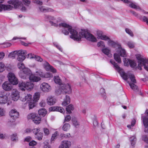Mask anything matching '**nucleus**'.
Returning a JSON list of instances; mask_svg holds the SVG:
<instances>
[{
    "label": "nucleus",
    "instance_id": "obj_1",
    "mask_svg": "<svg viewBox=\"0 0 148 148\" xmlns=\"http://www.w3.org/2000/svg\"><path fill=\"white\" fill-rule=\"evenodd\" d=\"M45 18L48 20L52 21H49L51 25L55 26H58V25L59 20H56L54 17L49 15H45ZM59 25L60 27L62 26L63 27L62 32L64 35H68L69 32L71 34L70 36V38L75 41H79L81 40L82 38H85L87 40L93 42L97 41L96 38L87 30L82 29L78 34L77 31L76 30L72 28L71 26L66 23H59Z\"/></svg>",
    "mask_w": 148,
    "mask_h": 148
},
{
    "label": "nucleus",
    "instance_id": "obj_2",
    "mask_svg": "<svg viewBox=\"0 0 148 148\" xmlns=\"http://www.w3.org/2000/svg\"><path fill=\"white\" fill-rule=\"evenodd\" d=\"M106 40L108 41V44L109 46L113 47L117 46L118 49L116 52L114 54V59L116 62L119 63H121V60L120 56L123 57H125L126 56L125 50L122 48L120 45L118 44L112 40H111L109 37Z\"/></svg>",
    "mask_w": 148,
    "mask_h": 148
},
{
    "label": "nucleus",
    "instance_id": "obj_3",
    "mask_svg": "<svg viewBox=\"0 0 148 148\" xmlns=\"http://www.w3.org/2000/svg\"><path fill=\"white\" fill-rule=\"evenodd\" d=\"M110 62L113 65L114 67L118 70L121 76L124 80H127L128 78H129L132 82L135 83H136V79H135V77L134 75L129 73L126 74L123 71L121 70L117 64L115 63L113 60H110Z\"/></svg>",
    "mask_w": 148,
    "mask_h": 148
},
{
    "label": "nucleus",
    "instance_id": "obj_4",
    "mask_svg": "<svg viewBox=\"0 0 148 148\" xmlns=\"http://www.w3.org/2000/svg\"><path fill=\"white\" fill-rule=\"evenodd\" d=\"M8 3L13 5L15 8L20 7L22 11H25L27 10V8L23 6L22 2L19 0H10L8 1Z\"/></svg>",
    "mask_w": 148,
    "mask_h": 148
},
{
    "label": "nucleus",
    "instance_id": "obj_5",
    "mask_svg": "<svg viewBox=\"0 0 148 148\" xmlns=\"http://www.w3.org/2000/svg\"><path fill=\"white\" fill-rule=\"evenodd\" d=\"M20 89L22 91H25V89L29 90H31L34 87V84L31 82H20L18 84Z\"/></svg>",
    "mask_w": 148,
    "mask_h": 148
},
{
    "label": "nucleus",
    "instance_id": "obj_6",
    "mask_svg": "<svg viewBox=\"0 0 148 148\" xmlns=\"http://www.w3.org/2000/svg\"><path fill=\"white\" fill-rule=\"evenodd\" d=\"M8 77L9 82L12 84L16 85L18 84V79L14 73L12 72L9 73L8 74Z\"/></svg>",
    "mask_w": 148,
    "mask_h": 148
},
{
    "label": "nucleus",
    "instance_id": "obj_7",
    "mask_svg": "<svg viewBox=\"0 0 148 148\" xmlns=\"http://www.w3.org/2000/svg\"><path fill=\"white\" fill-rule=\"evenodd\" d=\"M19 113L15 109H12L9 112L10 121L11 122H14L15 119L19 116Z\"/></svg>",
    "mask_w": 148,
    "mask_h": 148
},
{
    "label": "nucleus",
    "instance_id": "obj_8",
    "mask_svg": "<svg viewBox=\"0 0 148 148\" xmlns=\"http://www.w3.org/2000/svg\"><path fill=\"white\" fill-rule=\"evenodd\" d=\"M137 60H138V69L140 70H142L141 66H143L145 68V65L146 63V62H144L145 60H148V59H147L145 58H142L140 55H138L136 57Z\"/></svg>",
    "mask_w": 148,
    "mask_h": 148
},
{
    "label": "nucleus",
    "instance_id": "obj_9",
    "mask_svg": "<svg viewBox=\"0 0 148 148\" xmlns=\"http://www.w3.org/2000/svg\"><path fill=\"white\" fill-rule=\"evenodd\" d=\"M40 88L44 92H48L51 90V87L47 83L43 82L40 85Z\"/></svg>",
    "mask_w": 148,
    "mask_h": 148
},
{
    "label": "nucleus",
    "instance_id": "obj_10",
    "mask_svg": "<svg viewBox=\"0 0 148 148\" xmlns=\"http://www.w3.org/2000/svg\"><path fill=\"white\" fill-rule=\"evenodd\" d=\"M11 96L12 100L14 101H16L20 97L19 92L16 89H13Z\"/></svg>",
    "mask_w": 148,
    "mask_h": 148
},
{
    "label": "nucleus",
    "instance_id": "obj_11",
    "mask_svg": "<svg viewBox=\"0 0 148 148\" xmlns=\"http://www.w3.org/2000/svg\"><path fill=\"white\" fill-rule=\"evenodd\" d=\"M9 96L7 94L1 92L0 93V103H5L7 102Z\"/></svg>",
    "mask_w": 148,
    "mask_h": 148
},
{
    "label": "nucleus",
    "instance_id": "obj_12",
    "mask_svg": "<svg viewBox=\"0 0 148 148\" xmlns=\"http://www.w3.org/2000/svg\"><path fill=\"white\" fill-rule=\"evenodd\" d=\"M3 88L6 91L11 90L12 88V86L10 82H5L2 85Z\"/></svg>",
    "mask_w": 148,
    "mask_h": 148
},
{
    "label": "nucleus",
    "instance_id": "obj_13",
    "mask_svg": "<svg viewBox=\"0 0 148 148\" xmlns=\"http://www.w3.org/2000/svg\"><path fill=\"white\" fill-rule=\"evenodd\" d=\"M62 90L64 93H70L71 92V89L70 86L68 84H62L61 85Z\"/></svg>",
    "mask_w": 148,
    "mask_h": 148
},
{
    "label": "nucleus",
    "instance_id": "obj_14",
    "mask_svg": "<svg viewBox=\"0 0 148 148\" xmlns=\"http://www.w3.org/2000/svg\"><path fill=\"white\" fill-rule=\"evenodd\" d=\"M124 65L125 66H128L129 64L132 67H134L136 66V63L134 61L130 60H127L125 58L124 60Z\"/></svg>",
    "mask_w": 148,
    "mask_h": 148
},
{
    "label": "nucleus",
    "instance_id": "obj_15",
    "mask_svg": "<svg viewBox=\"0 0 148 148\" xmlns=\"http://www.w3.org/2000/svg\"><path fill=\"white\" fill-rule=\"evenodd\" d=\"M97 38L98 39L106 40L109 38V37L104 35L102 32L100 31H97Z\"/></svg>",
    "mask_w": 148,
    "mask_h": 148
},
{
    "label": "nucleus",
    "instance_id": "obj_16",
    "mask_svg": "<svg viewBox=\"0 0 148 148\" xmlns=\"http://www.w3.org/2000/svg\"><path fill=\"white\" fill-rule=\"evenodd\" d=\"M32 96L30 94H24L21 96L20 99L23 101H29L32 98Z\"/></svg>",
    "mask_w": 148,
    "mask_h": 148
},
{
    "label": "nucleus",
    "instance_id": "obj_17",
    "mask_svg": "<svg viewBox=\"0 0 148 148\" xmlns=\"http://www.w3.org/2000/svg\"><path fill=\"white\" fill-rule=\"evenodd\" d=\"M0 3V12L3 9L4 10H10L13 8V7L10 5H5Z\"/></svg>",
    "mask_w": 148,
    "mask_h": 148
},
{
    "label": "nucleus",
    "instance_id": "obj_18",
    "mask_svg": "<svg viewBox=\"0 0 148 148\" xmlns=\"http://www.w3.org/2000/svg\"><path fill=\"white\" fill-rule=\"evenodd\" d=\"M44 64V65L45 68L47 69V70H50L53 73H55L56 72V69L53 68L52 66H51L47 61H45Z\"/></svg>",
    "mask_w": 148,
    "mask_h": 148
},
{
    "label": "nucleus",
    "instance_id": "obj_19",
    "mask_svg": "<svg viewBox=\"0 0 148 148\" xmlns=\"http://www.w3.org/2000/svg\"><path fill=\"white\" fill-rule=\"evenodd\" d=\"M56 102V99L52 96H49L47 99V104L50 106L54 104Z\"/></svg>",
    "mask_w": 148,
    "mask_h": 148
},
{
    "label": "nucleus",
    "instance_id": "obj_20",
    "mask_svg": "<svg viewBox=\"0 0 148 148\" xmlns=\"http://www.w3.org/2000/svg\"><path fill=\"white\" fill-rule=\"evenodd\" d=\"M49 110L51 111H59L61 113H64L65 111L64 109L61 107H53L49 108Z\"/></svg>",
    "mask_w": 148,
    "mask_h": 148
},
{
    "label": "nucleus",
    "instance_id": "obj_21",
    "mask_svg": "<svg viewBox=\"0 0 148 148\" xmlns=\"http://www.w3.org/2000/svg\"><path fill=\"white\" fill-rule=\"evenodd\" d=\"M71 145V143L68 140H64L62 142L60 148H69Z\"/></svg>",
    "mask_w": 148,
    "mask_h": 148
},
{
    "label": "nucleus",
    "instance_id": "obj_22",
    "mask_svg": "<svg viewBox=\"0 0 148 148\" xmlns=\"http://www.w3.org/2000/svg\"><path fill=\"white\" fill-rule=\"evenodd\" d=\"M29 80L33 82H38L41 80L40 78L38 77L35 75H34L32 74L30 77H29Z\"/></svg>",
    "mask_w": 148,
    "mask_h": 148
},
{
    "label": "nucleus",
    "instance_id": "obj_23",
    "mask_svg": "<svg viewBox=\"0 0 148 148\" xmlns=\"http://www.w3.org/2000/svg\"><path fill=\"white\" fill-rule=\"evenodd\" d=\"M141 119L143 125L145 128L148 127V118L147 116H143L141 117Z\"/></svg>",
    "mask_w": 148,
    "mask_h": 148
},
{
    "label": "nucleus",
    "instance_id": "obj_24",
    "mask_svg": "<svg viewBox=\"0 0 148 148\" xmlns=\"http://www.w3.org/2000/svg\"><path fill=\"white\" fill-rule=\"evenodd\" d=\"M70 98L69 96L66 95V98L64 99L62 103L63 106H65L70 103Z\"/></svg>",
    "mask_w": 148,
    "mask_h": 148
},
{
    "label": "nucleus",
    "instance_id": "obj_25",
    "mask_svg": "<svg viewBox=\"0 0 148 148\" xmlns=\"http://www.w3.org/2000/svg\"><path fill=\"white\" fill-rule=\"evenodd\" d=\"M47 112V110L44 108H42L39 110L38 113L40 116L44 117L46 115Z\"/></svg>",
    "mask_w": 148,
    "mask_h": 148
},
{
    "label": "nucleus",
    "instance_id": "obj_26",
    "mask_svg": "<svg viewBox=\"0 0 148 148\" xmlns=\"http://www.w3.org/2000/svg\"><path fill=\"white\" fill-rule=\"evenodd\" d=\"M14 52L16 53L18 56H25L27 54L26 51L24 50H21L18 51H15Z\"/></svg>",
    "mask_w": 148,
    "mask_h": 148
},
{
    "label": "nucleus",
    "instance_id": "obj_27",
    "mask_svg": "<svg viewBox=\"0 0 148 148\" xmlns=\"http://www.w3.org/2000/svg\"><path fill=\"white\" fill-rule=\"evenodd\" d=\"M21 72L25 73L29 77H30V76L32 74L31 70L28 68H25Z\"/></svg>",
    "mask_w": 148,
    "mask_h": 148
},
{
    "label": "nucleus",
    "instance_id": "obj_28",
    "mask_svg": "<svg viewBox=\"0 0 148 148\" xmlns=\"http://www.w3.org/2000/svg\"><path fill=\"white\" fill-rule=\"evenodd\" d=\"M41 121V117L40 116H38L37 115L36 116L34 119L33 121L35 123L37 124H39L40 123Z\"/></svg>",
    "mask_w": 148,
    "mask_h": 148
},
{
    "label": "nucleus",
    "instance_id": "obj_29",
    "mask_svg": "<svg viewBox=\"0 0 148 148\" xmlns=\"http://www.w3.org/2000/svg\"><path fill=\"white\" fill-rule=\"evenodd\" d=\"M72 121L73 124L75 127L77 128L79 127V123L77 121L76 118L75 117L72 118Z\"/></svg>",
    "mask_w": 148,
    "mask_h": 148
},
{
    "label": "nucleus",
    "instance_id": "obj_30",
    "mask_svg": "<svg viewBox=\"0 0 148 148\" xmlns=\"http://www.w3.org/2000/svg\"><path fill=\"white\" fill-rule=\"evenodd\" d=\"M54 80L55 82L60 85H61L62 81L60 78L58 76H55L54 77Z\"/></svg>",
    "mask_w": 148,
    "mask_h": 148
},
{
    "label": "nucleus",
    "instance_id": "obj_31",
    "mask_svg": "<svg viewBox=\"0 0 148 148\" xmlns=\"http://www.w3.org/2000/svg\"><path fill=\"white\" fill-rule=\"evenodd\" d=\"M101 51L105 55L108 57H110V50L109 49L107 48L103 49H102Z\"/></svg>",
    "mask_w": 148,
    "mask_h": 148
},
{
    "label": "nucleus",
    "instance_id": "obj_32",
    "mask_svg": "<svg viewBox=\"0 0 148 148\" xmlns=\"http://www.w3.org/2000/svg\"><path fill=\"white\" fill-rule=\"evenodd\" d=\"M74 109V107L71 104L69 105L66 108V111L69 114L71 113V111Z\"/></svg>",
    "mask_w": 148,
    "mask_h": 148
},
{
    "label": "nucleus",
    "instance_id": "obj_33",
    "mask_svg": "<svg viewBox=\"0 0 148 148\" xmlns=\"http://www.w3.org/2000/svg\"><path fill=\"white\" fill-rule=\"evenodd\" d=\"M37 115V114H36L34 113H30L27 116V119H29L32 120L33 121L34 119Z\"/></svg>",
    "mask_w": 148,
    "mask_h": 148
},
{
    "label": "nucleus",
    "instance_id": "obj_34",
    "mask_svg": "<svg viewBox=\"0 0 148 148\" xmlns=\"http://www.w3.org/2000/svg\"><path fill=\"white\" fill-rule=\"evenodd\" d=\"M129 6L134 9L141 10V9L139 6L136 5L134 3L131 2L130 4H129Z\"/></svg>",
    "mask_w": 148,
    "mask_h": 148
},
{
    "label": "nucleus",
    "instance_id": "obj_35",
    "mask_svg": "<svg viewBox=\"0 0 148 148\" xmlns=\"http://www.w3.org/2000/svg\"><path fill=\"white\" fill-rule=\"evenodd\" d=\"M40 94L39 92H37L35 93L34 95V101H37L39 100L40 98Z\"/></svg>",
    "mask_w": 148,
    "mask_h": 148
},
{
    "label": "nucleus",
    "instance_id": "obj_36",
    "mask_svg": "<svg viewBox=\"0 0 148 148\" xmlns=\"http://www.w3.org/2000/svg\"><path fill=\"white\" fill-rule=\"evenodd\" d=\"M70 127V124L68 123H65L62 127V129L64 131H67Z\"/></svg>",
    "mask_w": 148,
    "mask_h": 148
},
{
    "label": "nucleus",
    "instance_id": "obj_37",
    "mask_svg": "<svg viewBox=\"0 0 148 148\" xmlns=\"http://www.w3.org/2000/svg\"><path fill=\"white\" fill-rule=\"evenodd\" d=\"M129 85L131 88L134 91H136L138 90V87L134 84L129 83Z\"/></svg>",
    "mask_w": 148,
    "mask_h": 148
},
{
    "label": "nucleus",
    "instance_id": "obj_38",
    "mask_svg": "<svg viewBox=\"0 0 148 148\" xmlns=\"http://www.w3.org/2000/svg\"><path fill=\"white\" fill-rule=\"evenodd\" d=\"M19 75L20 77H21V78L23 79H26L27 78H29V77L27 75L25 74V73L22 72L21 71L19 73Z\"/></svg>",
    "mask_w": 148,
    "mask_h": 148
},
{
    "label": "nucleus",
    "instance_id": "obj_39",
    "mask_svg": "<svg viewBox=\"0 0 148 148\" xmlns=\"http://www.w3.org/2000/svg\"><path fill=\"white\" fill-rule=\"evenodd\" d=\"M59 87V88L56 91V93L58 95H60L62 93H64V91L62 90V88L61 85Z\"/></svg>",
    "mask_w": 148,
    "mask_h": 148
},
{
    "label": "nucleus",
    "instance_id": "obj_40",
    "mask_svg": "<svg viewBox=\"0 0 148 148\" xmlns=\"http://www.w3.org/2000/svg\"><path fill=\"white\" fill-rule=\"evenodd\" d=\"M136 138L135 136H133L130 138V141L131 142V144L132 146L134 145L136 143Z\"/></svg>",
    "mask_w": 148,
    "mask_h": 148
},
{
    "label": "nucleus",
    "instance_id": "obj_41",
    "mask_svg": "<svg viewBox=\"0 0 148 148\" xmlns=\"http://www.w3.org/2000/svg\"><path fill=\"white\" fill-rule=\"evenodd\" d=\"M24 4L27 7H29V5L31 3L30 0H22Z\"/></svg>",
    "mask_w": 148,
    "mask_h": 148
},
{
    "label": "nucleus",
    "instance_id": "obj_42",
    "mask_svg": "<svg viewBox=\"0 0 148 148\" xmlns=\"http://www.w3.org/2000/svg\"><path fill=\"white\" fill-rule=\"evenodd\" d=\"M35 106V104L34 101H31L29 103V109H32L34 108Z\"/></svg>",
    "mask_w": 148,
    "mask_h": 148
},
{
    "label": "nucleus",
    "instance_id": "obj_43",
    "mask_svg": "<svg viewBox=\"0 0 148 148\" xmlns=\"http://www.w3.org/2000/svg\"><path fill=\"white\" fill-rule=\"evenodd\" d=\"M42 133L39 132L36 135L35 137H36L38 140H41L42 139Z\"/></svg>",
    "mask_w": 148,
    "mask_h": 148
},
{
    "label": "nucleus",
    "instance_id": "obj_44",
    "mask_svg": "<svg viewBox=\"0 0 148 148\" xmlns=\"http://www.w3.org/2000/svg\"><path fill=\"white\" fill-rule=\"evenodd\" d=\"M126 32L132 37L134 36V34L131 30L128 29L126 28L125 29Z\"/></svg>",
    "mask_w": 148,
    "mask_h": 148
},
{
    "label": "nucleus",
    "instance_id": "obj_45",
    "mask_svg": "<svg viewBox=\"0 0 148 148\" xmlns=\"http://www.w3.org/2000/svg\"><path fill=\"white\" fill-rule=\"evenodd\" d=\"M25 56H19L17 58V60L18 61L22 62L25 59Z\"/></svg>",
    "mask_w": 148,
    "mask_h": 148
},
{
    "label": "nucleus",
    "instance_id": "obj_46",
    "mask_svg": "<svg viewBox=\"0 0 148 148\" xmlns=\"http://www.w3.org/2000/svg\"><path fill=\"white\" fill-rule=\"evenodd\" d=\"M18 68L20 69H23L25 68L24 64L21 62H19L18 63Z\"/></svg>",
    "mask_w": 148,
    "mask_h": 148
},
{
    "label": "nucleus",
    "instance_id": "obj_47",
    "mask_svg": "<svg viewBox=\"0 0 148 148\" xmlns=\"http://www.w3.org/2000/svg\"><path fill=\"white\" fill-rule=\"evenodd\" d=\"M11 139L13 141H16L17 140L18 138L16 134H13L11 136Z\"/></svg>",
    "mask_w": 148,
    "mask_h": 148
},
{
    "label": "nucleus",
    "instance_id": "obj_48",
    "mask_svg": "<svg viewBox=\"0 0 148 148\" xmlns=\"http://www.w3.org/2000/svg\"><path fill=\"white\" fill-rule=\"evenodd\" d=\"M5 65L2 63L0 62V72H3L4 70Z\"/></svg>",
    "mask_w": 148,
    "mask_h": 148
},
{
    "label": "nucleus",
    "instance_id": "obj_49",
    "mask_svg": "<svg viewBox=\"0 0 148 148\" xmlns=\"http://www.w3.org/2000/svg\"><path fill=\"white\" fill-rule=\"evenodd\" d=\"M57 136V132L56 131L54 133L52 134L51 137V140L53 141V140H54V139L56 138Z\"/></svg>",
    "mask_w": 148,
    "mask_h": 148
},
{
    "label": "nucleus",
    "instance_id": "obj_50",
    "mask_svg": "<svg viewBox=\"0 0 148 148\" xmlns=\"http://www.w3.org/2000/svg\"><path fill=\"white\" fill-rule=\"evenodd\" d=\"M97 45L98 47H105V45L103 41H100L97 43Z\"/></svg>",
    "mask_w": 148,
    "mask_h": 148
},
{
    "label": "nucleus",
    "instance_id": "obj_51",
    "mask_svg": "<svg viewBox=\"0 0 148 148\" xmlns=\"http://www.w3.org/2000/svg\"><path fill=\"white\" fill-rule=\"evenodd\" d=\"M16 54V53H15L14 51L10 53L8 55V57L10 58H12L13 59L14 58L15 55Z\"/></svg>",
    "mask_w": 148,
    "mask_h": 148
},
{
    "label": "nucleus",
    "instance_id": "obj_52",
    "mask_svg": "<svg viewBox=\"0 0 148 148\" xmlns=\"http://www.w3.org/2000/svg\"><path fill=\"white\" fill-rule=\"evenodd\" d=\"M127 44L128 46L130 48H133L134 47V44L133 42H128Z\"/></svg>",
    "mask_w": 148,
    "mask_h": 148
},
{
    "label": "nucleus",
    "instance_id": "obj_53",
    "mask_svg": "<svg viewBox=\"0 0 148 148\" xmlns=\"http://www.w3.org/2000/svg\"><path fill=\"white\" fill-rule=\"evenodd\" d=\"M32 131L33 133L36 135L39 133L38 132L40 131V129L38 128L34 129L32 130Z\"/></svg>",
    "mask_w": 148,
    "mask_h": 148
},
{
    "label": "nucleus",
    "instance_id": "obj_54",
    "mask_svg": "<svg viewBox=\"0 0 148 148\" xmlns=\"http://www.w3.org/2000/svg\"><path fill=\"white\" fill-rule=\"evenodd\" d=\"M53 11H54V10L53 9L49 8H45L44 12H52Z\"/></svg>",
    "mask_w": 148,
    "mask_h": 148
},
{
    "label": "nucleus",
    "instance_id": "obj_55",
    "mask_svg": "<svg viewBox=\"0 0 148 148\" xmlns=\"http://www.w3.org/2000/svg\"><path fill=\"white\" fill-rule=\"evenodd\" d=\"M5 111L2 108H0V116H3L5 115Z\"/></svg>",
    "mask_w": 148,
    "mask_h": 148
},
{
    "label": "nucleus",
    "instance_id": "obj_56",
    "mask_svg": "<svg viewBox=\"0 0 148 148\" xmlns=\"http://www.w3.org/2000/svg\"><path fill=\"white\" fill-rule=\"evenodd\" d=\"M100 92L101 94L103 95V96H105L106 93H105V90L104 88H101L100 90Z\"/></svg>",
    "mask_w": 148,
    "mask_h": 148
},
{
    "label": "nucleus",
    "instance_id": "obj_57",
    "mask_svg": "<svg viewBox=\"0 0 148 148\" xmlns=\"http://www.w3.org/2000/svg\"><path fill=\"white\" fill-rule=\"evenodd\" d=\"M142 139L145 142L148 144V138L146 135H143Z\"/></svg>",
    "mask_w": 148,
    "mask_h": 148
},
{
    "label": "nucleus",
    "instance_id": "obj_58",
    "mask_svg": "<svg viewBox=\"0 0 148 148\" xmlns=\"http://www.w3.org/2000/svg\"><path fill=\"white\" fill-rule=\"evenodd\" d=\"M43 131L45 134L46 135H48L49 134V130L47 128H44Z\"/></svg>",
    "mask_w": 148,
    "mask_h": 148
},
{
    "label": "nucleus",
    "instance_id": "obj_59",
    "mask_svg": "<svg viewBox=\"0 0 148 148\" xmlns=\"http://www.w3.org/2000/svg\"><path fill=\"white\" fill-rule=\"evenodd\" d=\"M34 58L35 60L41 62L42 61V59L41 58L40 56H35Z\"/></svg>",
    "mask_w": 148,
    "mask_h": 148
},
{
    "label": "nucleus",
    "instance_id": "obj_60",
    "mask_svg": "<svg viewBox=\"0 0 148 148\" xmlns=\"http://www.w3.org/2000/svg\"><path fill=\"white\" fill-rule=\"evenodd\" d=\"M40 106L41 107H44L46 105V103L44 101H42L39 103Z\"/></svg>",
    "mask_w": 148,
    "mask_h": 148
},
{
    "label": "nucleus",
    "instance_id": "obj_61",
    "mask_svg": "<svg viewBox=\"0 0 148 148\" xmlns=\"http://www.w3.org/2000/svg\"><path fill=\"white\" fill-rule=\"evenodd\" d=\"M36 142L34 140H32L29 143V145L30 146H34L36 144Z\"/></svg>",
    "mask_w": 148,
    "mask_h": 148
},
{
    "label": "nucleus",
    "instance_id": "obj_62",
    "mask_svg": "<svg viewBox=\"0 0 148 148\" xmlns=\"http://www.w3.org/2000/svg\"><path fill=\"white\" fill-rule=\"evenodd\" d=\"M5 56L4 53L3 52H0V61L2 60Z\"/></svg>",
    "mask_w": 148,
    "mask_h": 148
},
{
    "label": "nucleus",
    "instance_id": "obj_63",
    "mask_svg": "<svg viewBox=\"0 0 148 148\" xmlns=\"http://www.w3.org/2000/svg\"><path fill=\"white\" fill-rule=\"evenodd\" d=\"M142 20L144 22H146L148 25V18L146 16H143L142 18Z\"/></svg>",
    "mask_w": 148,
    "mask_h": 148
},
{
    "label": "nucleus",
    "instance_id": "obj_64",
    "mask_svg": "<svg viewBox=\"0 0 148 148\" xmlns=\"http://www.w3.org/2000/svg\"><path fill=\"white\" fill-rule=\"evenodd\" d=\"M144 62H146L145 65V69L148 71V60H145Z\"/></svg>",
    "mask_w": 148,
    "mask_h": 148
}]
</instances>
